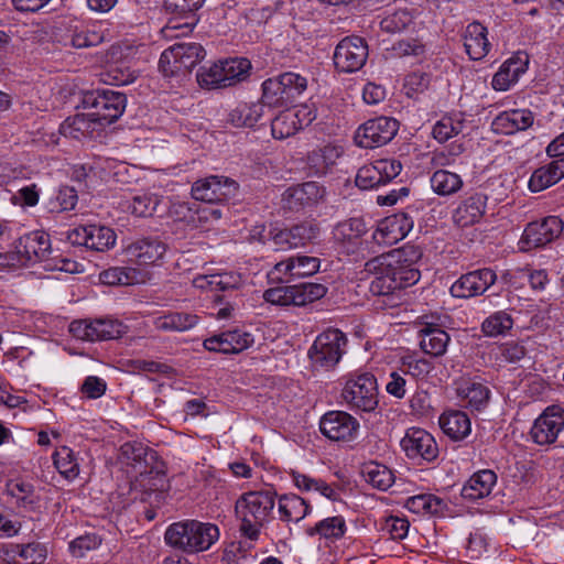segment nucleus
Returning <instances> with one entry per match:
<instances>
[{
    "label": "nucleus",
    "mask_w": 564,
    "mask_h": 564,
    "mask_svg": "<svg viewBox=\"0 0 564 564\" xmlns=\"http://www.w3.org/2000/svg\"><path fill=\"white\" fill-rule=\"evenodd\" d=\"M325 195V189L317 182H306L286 191L290 208L308 207L317 204Z\"/></svg>",
    "instance_id": "36"
},
{
    "label": "nucleus",
    "mask_w": 564,
    "mask_h": 564,
    "mask_svg": "<svg viewBox=\"0 0 564 564\" xmlns=\"http://www.w3.org/2000/svg\"><path fill=\"white\" fill-rule=\"evenodd\" d=\"M101 544V539L96 533H87L74 539L69 543V551L75 557H84L87 552L96 550Z\"/></svg>",
    "instance_id": "60"
},
{
    "label": "nucleus",
    "mask_w": 564,
    "mask_h": 564,
    "mask_svg": "<svg viewBox=\"0 0 564 564\" xmlns=\"http://www.w3.org/2000/svg\"><path fill=\"white\" fill-rule=\"evenodd\" d=\"M496 272L490 268L477 269L462 274L451 286L449 292L457 299H470L482 295L497 281Z\"/></svg>",
    "instance_id": "20"
},
{
    "label": "nucleus",
    "mask_w": 564,
    "mask_h": 564,
    "mask_svg": "<svg viewBox=\"0 0 564 564\" xmlns=\"http://www.w3.org/2000/svg\"><path fill=\"white\" fill-rule=\"evenodd\" d=\"M6 555L17 564H43L47 556V549L41 542L13 543L6 550Z\"/></svg>",
    "instance_id": "37"
},
{
    "label": "nucleus",
    "mask_w": 564,
    "mask_h": 564,
    "mask_svg": "<svg viewBox=\"0 0 564 564\" xmlns=\"http://www.w3.org/2000/svg\"><path fill=\"white\" fill-rule=\"evenodd\" d=\"M238 183L224 175H209L193 183L191 194L207 204H224L238 193Z\"/></svg>",
    "instance_id": "12"
},
{
    "label": "nucleus",
    "mask_w": 564,
    "mask_h": 564,
    "mask_svg": "<svg viewBox=\"0 0 564 564\" xmlns=\"http://www.w3.org/2000/svg\"><path fill=\"white\" fill-rule=\"evenodd\" d=\"M268 105L261 99L257 102H240L228 113V122L236 128H253L265 115Z\"/></svg>",
    "instance_id": "32"
},
{
    "label": "nucleus",
    "mask_w": 564,
    "mask_h": 564,
    "mask_svg": "<svg viewBox=\"0 0 564 564\" xmlns=\"http://www.w3.org/2000/svg\"><path fill=\"white\" fill-rule=\"evenodd\" d=\"M253 336L241 329L226 330L206 338L203 343L205 349L221 354H239L253 344Z\"/></svg>",
    "instance_id": "24"
},
{
    "label": "nucleus",
    "mask_w": 564,
    "mask_h": 564,
    "mask_svg": "<svg viewBox=\"0 0 564 564\" xmlns=\"http://www.w3.org/2000/svg\"><path fill=\"white\" fill-rule=\"evenodd\" d=\"M310 511V506L297 495H284L279 499V513L283 521L299 522Z\"/></svg>",
    "instance_id": "47"
},
{
    "label": "nucleus",
    "mask_w": 564,
    "mask_h": 564,
    "mask_svg": "<svg viewBox=\"0 0 564 564\" xmlns=\"http://www.w3.org/2000/svg\"><path fill=\"white\" fill-rule=\"evenodd\" d=\"M457 397L466 408L481 411L487 408L490 399V389L480 381H465L457 388Z\"/></svg>",
    "instance_id": "35"
},
{
    "label": "nucleus",
    "mask_w": 564,
    "mask_h": 564,
    "mask_svg": "<svg viewBox=\"0 0 564 564\" xmlns=\"http://www.w3.org/2000/svg\"><path fill=\"white\" fill-rule=\"evenodd\" d=\"M6 492L13 499L19 509L36 511L41 506V496L34 485L23 478H14L7 481Z\"/></svg>",
    "instance_id": "28"
},
{
    "label": "nucleus",
    "mask_w": 564,
    "mask_h": 564,
    "mask_svg": "<svg viewBox=\"0 0 564 564\" xmlns=\"http://www.w3.org/2000/svg\"><path fill=\"white\" fill-rule=\"evenodd\" d=\"M433 192L440 196H451L458 193L464 185L459 174L447 171L436 170L430 178Z\"/></svg>",
    "instance_id": "42"
},
{
    "label": "nucleus",
    "mask_w": 564,
    "mask_h": 564,
    "mask_svg": "<svg viewBox=\"0 0 564 564\" xmlns=\"http://www.w3.org/2000/svg\"><path fill=\"white\" fill-rule=\"evenodd\" d=\"M564 429V409L560 405L547 406L533 422L531 440L541 446L555 443Z\"/></svg>",
    "instance_id": "18"
},
{
    "label": "nucleus",
    "mask_w": 564,
    "mask_h": 564,
    "mask_svg": "<svg viewBox=\"0 0 564 564\" xmlns=\"http://www.w3.org/2000/svg\"><path fill=\"white\" fill-rule=\"evenodd\" d=\"M102 39V35L94 30H76L72 35L70 44L76 48H86L100 44Z\"/></svg>",
    "instance_id": "63"
},
{
    "label": "nucleus",
    "mask_w": 564,
    "mask_h": 564,
    "mask_svg": "<svg viewBox=\"0 0 564 564\" xmlns=\"http://www.w3.org/2000/svg\"><path fill=\"white\" fill-rule=\"evenodd\" d=\"M203 3L204 0H165L166 11L186 20L184 23H176V19L171 20L163 29L165 36H173L171 33L178 29H186V32H191L197 21L195 12Z\"/></svg>",
    "instance_id": "25"
},
{
    "label": "nucleus",
    "mask_w": 564,
    "mask_h": 564,
    "mask_svg": "<svg viewBox=\"0 0 564 564\" xmlns=\"http://www.w3.org/2000/svg\"><path fill=\"white\" fill-rule=\"evenodd\" d=\"M421 340V349L433 357L443 356L446 352L449 343V335L444 330L433 325H426L419 332Z\"/></svg>",
    "instance_id": "39"
},
{
    "label": "nucleus",
    "mask_w": 564,
    "mask_h": 564,
    "mask_svg": "<svg viewBox=\"0 0 564 564\" xmlns=\"http://www.w3.org/2000/svg\"><path fill=\"white\" fill-rule=\"evenodd\" d=\"M401 170L402 165L395 159L376 160L358 170L355 182L361 189H372L391 182Z\"/></svg>",
    "instance_id": "17"
},
{
    "label": "nucleus",
    "mask_w": 564,
    "mask_h": 564,
    "mask_svg": "<svg viewBox=\"0 0 564 564\" xmlns=\"http://www.w3.org/2000/svg\"><path fill=\"white\" fill-rule=\"evenodd\" d=\"M488 196L477 192L463 199L454 210L453 220L459 227L478 223L486 213Z\"/></svg>",
    "instance_id": "26"
},
{
    "label": "nucleus",
    "mask_w": 564,
    "mask_h": 564,
    "mask_svg": "<svg viewBox=\"0 0 564 564\" xmlns=\"http://www.w3.org/2000/svg\"><path fill=\"white\" fill-rule=\"evenodd\" d=\"M160 203L161 199L158 195L152 193H140L126 199L123 207L135 217H152Z\"/></svg>",
    "instance_id": "44"
},
{
    "label": "nucleus",
    "mask_w": 564,
    "mask_h": 564,
    "mask_svg": "<svg viewBox=\"0 0 564 564\" xmlns=\"http://www.w3.org/2000/svg\"><path fill=\"white\" fill-rule=\"evenodd\" d=\"M366 232L365 221L361 218L354 217L338 223L333 229V237L339 242H350L359 239Z\"/></svg>",
    "instance_id": "52"
},
{
    "label": "nucleus",
    "mask_w": 564,
    "mask_h": 564,
    "mask_svg": "<svg viewBox=\"0 0 564 564\" xmlns=\"http://www.w3.org/2000/svg\"><path fill=\"white\" fill-rule=\"evenodd\" d=\"M465 119L460 113L443 116L434 126L432 130L433 138L444 143L451 138L458 135L464 131Z\"/></svg>",
    "instance_id": "45"
},
{
    "label": "nucleus",
    "mask_w": 564,
    "mask_h": 564,
    "mask_svg": "<svg viewBox=\"0 0 564 564\" xmlns=\"http://www.w3.org/2000/svg\"><path fill=\"white\" fill-rule=\"evenodd\" d=\"M392 55L395 57H405V56H414V57H422L425 54V45L416 40V39H409V40H400L395 43H393L392 47Z\"/></svg>",
    "instance_id": "61"
},
{
    "label": "nucleus",
    "mask_w": 564,
    "mask_h": 564,
    "mask_svg": "<svg viewBox=\"0 0 564 564\" xmlns=\"http://www.w3.org/2000/svg\"><path fill=\"white\" fill-rule=\"evenodd\" d=\"M400 446L410 459L425 463L434 462L440 454L437 443L432 434L420 427H411L400 441Z\"/></svg>",
    "instance_id": "19"
},
{
    "label": "nucleus",
    "mask_w": 564,
    "mask_h": 564,
    "mask_svg": "<svg viewBox=\"0 0 564 564\" xmlns=\"http://www.w3.org/2000/svg\"><path fill=\"white\" fill-rule=\"evenodd\" d=\"M527 64L520 59L509 58L502 63L499 70L494 75L491 86L497 91H506L516 84L519 77L525 72Z\"/></svg>",
    "instance_id": "41"
},
{
    "label": "nucleus",
    "mask_w": 564,
    "mask_h": 564,
    "mask_svg": "<svg viewBox=\"0 0 564 564\" xmlns=\"http://www.w3.org/2000/svg\"><path fill=\"white\" fill-rule=\"evenodd\" d=\"M405 507L416 514H443L447 508L446 502L431 494L413 496L406 499Z\"/></svg>",
    "instance_id": "43"
},
{
    "label": "nucleus",
    "mask_w": 564,
    "mask_h": 564,
    "mask_svg": "<svg viewBox=\"0 0 564 564\" xmlns=\"http://www.w3.org/2000/svg\"><path fill=\"white\" fill-rule=\"evenodd\" d=\"M445 435L453 441H463L471 432V423L468 415L458 410L444 412L438 420Z\"/></svg>",
    "instance_id": "34"
},
{
    "label": "nucleus",
    "mask_w": 564,
    "mask_h": 564,
    "mask_svg": "<svg viewBox=\"0 0 564 564\" xmlns=\"http://www.w3.org/2000/svg\"><path fill=\"white\" fill-rule=\"evenodd\" d=\"M83 106L88 111L86 113L76 115L68 118L62 124L64 134H72L77 138L74 132L82 134L89 133L90 124L95 123L99 127H106L117 121L123 113L127 106V97L123 93L112 89H96L87 91L83 96Z\"/></svg>",
    "instance_id": "1"
},
{
    "label": "nucleus",
    "mask_w": 564,
    "mask_h": 564,
    "mask_svg": "<svg viewBox=\"0 0 564 564\" xmlns=\"http://www.w3.org/2000/svg\"><path fill=\"white\" fill-rule=\"evenodd\" d=\"M199 317L188 312H171L155 317L153 325L162 332H186L198 323Z\"/></svg>",
    "instance_id": "40"
},
{
    "label": "nucleus",
    "mask_w": 564,
    "mask_h": 564,
    "mask_svg": "<svg viewBox=\"0 0 564 564\" xmlns=\"http://www.w3.org/2000/svg\"><path fill=\"white\" fill-rule=\"evenodd\" d=\"M412 20L413 18L408 10H395L381 20L380 26L384 32L397 33L405 30L412 23Z\"/></svg>",
    "instance_id": "58"
},
{
    "label": "nucleus",
    "mask_w": 564,
    "mask_h": 564,
    "mask_svg": "<svg viewBox=\"0 0 564 564\" xmlns=\"http://www.w3.org/2000/svg\"><path fill=\"white\" fill-rule=\"evenodd\" d=\"M140 474V484L141 486L149 491H165L169 487V481L166 479V475L159 470L144 469L139 470Z\"/></svg>",
    "instance_id": "59"
},
{
    "label": "nucleus",
    "mask_w": 564,
    "mask_h": 564,
    "mask_svg": "<svg viewBox=\"0 0 564 564\" xmlns=\"http://www.w3.org/2000/svg\"><path fill=\"white\" fill-rule=\"evenodd\" d=\"M361 474L368 484L379 490H388L394 482L392 470L376 462L365 464Z\"/></svg>",
    "instance_id": "46"
},
{
    "label": "nucleus",
    "mask_w": 564,
    "mask_h": 564,
    "mask_svg": "<svg viewBox=\"0 0 564 564\" xmlns=\"http://www.w3.org/2000/svg\"><path fill=\"white\" fill-rule=\"evenodd\" d=\"M117 235L110 227L104 225H88V249L104 252L116 245Z\"/></svg>",
    "instance_id": "50"
},
{
    "label": "nucleus",
    "mask_w": 564,
    "mask_h": 564,
    "mask_svg": "<svg viewBox=\"0 0 564 564\" xmlns=\"http://www.w3.org/2000/svg\"><path fill=\"white\" fill-rule=\"evenodd\" d=\"M321 236L319 225L315 220H305L290 228H273L269 238L276 250H289L315 243Z\"/></svg>",
    "instance_id": "14"
},
{
    "label": "nucleus",
    "mask_w": 564,
    "mask_h": 564,
    "mask_svg": "<svg viewBox=\"0 0 564 564\" xmlns=\"http://www.w3.org/2000/svg\"><path fill=\"white\" fill-rule=\"evenodd\" d=\"M80 390L88 399H99L106 393L107 383L99 377L88 376L84 380Z\"/></svg>",
    "instance_id": "64"
},
{
    "label": "nucleus",
    "mask_w": 564,
    "mask_h": 564,
    "mask_svg": "<svg viewBox=\"0 0 564 564\" xmlns=\"http://www.w3.org/2000/svg\"><path fill=\"white\" fill-rule=\"evenodd\" d=\"M127 330L118 319L96 318L73 321L69 325L72 335L80 340L101 341L121 337Z\"/></svg>",
    "instance_id": "13"
},
{
    "label": "nucleus",
    "mask_w": 564,
    "mask_h": 564,
    "mask_svg": "<svg viewBox=\"0 0 564 564\" xmlns=\"http://www.w3.org/2000/svg\"><path fill=\"white\" fill-rule=\"evenodd\" d=\"M346 532L345 519L340 516L329 517L321 520L314 527L306 529L308 536L319 535L324 539L338 540Z\"/></svg>",
    "instance_id": "49"
},
{
    "label": "nucleus",
    "mask_w": 564,
    "mask_h": 564,
    "mask_svg": "<svg viewBox=\"0 0 564 564\" xmlns=\"http://www.w3.org/2000/svg\"><path fill=\"white\" fill-rule=\"evenodd\" d=\"M140 271L129 267H113L100 273V279L109 285H131L139 283Z\"/></svg>",
    "instance_id": "54"
},
{
    "label": "nucleus",
    "mask_w": 564,
    "mask_h": 564,
    "mask_svg": "<svg viewBox=\"0 0 564 564\" xmlns=\"http://www.w3.org/2000/svg\"><path fill=\"white\" fill-rule=\"evenodd\" d=\"M204 47L195 42H180L161 54L159 69L165 77L185 75L205 58Z\"/></svg>",
    "instance_id": "9"
},
{
    "label": "nucleus",
    "mask_w": 564,
    "mask_h": 564,
    "mask_svg": "<svg viewBox=\"0 0 564 564\" xmlns=\"http://www.w3.org/2000/svg\"><path fill=\"white\" fill-rule=\"evenodd\" d=\"M251 68L247 58H226L199 68L196 77L202 88L218 89L245 80Z\"/></svg>",
    "instance_id": "5"
},
{
    "label": "nucleus",
    "mask_w": 564,
    "mask_h": 564,
    "mask_svg": "<svg viewBox=\"0 0 564 564\" xmlns=\"http://www.w3.org/2000/svg\"><path fill=\"white\" fill-rule=\"evenodd\" d=\"M487 35V28L477 21L466 26L463 40L465 51L470 59L480 61L488 55L491 44Z\"/></svg>",
    "instance_id": "29"
},
{
    "label": "nucleus",
    "mask_w": 564,
    "mask_h": 564,
    "mask_svg": "<svg viewBox=\"0 0 564 564\" xmlns=\"http://www.w3.org/2000/svg\"><path fill=\"white\" fill-rule=\"evenodd\" d=\"M307 88V78L299 73L285 72L262 83V100L272 107H288Z\"/></svg>",
    "instance_id": "7"
},
{
    "label": "nucleus",
    "mask_w": 564,
    "mask_h": 564,
    "mask_svg": "<svg viewBox=\"0 0 564 564\" xmlns=\"http://www.w3.org/2000/svg\"><path fill=\"white\" fill-rule=\"evenodd\" d=\"M292 111L280 112L271 120V132L274 139H285L299 131Z\"/></svg>",
    "instance_id": "56"
},
{
    "label": "nucleus",
    "mask_w": 564,
    "mask_h": 564,
    "mask_svg": "<svg viewBox=\"0 0 564 564\" xmlns=\"http://www.w3.org/2000/svg\"><path fill=\"white\" fill-rule=\"evenodd\" d=\"M272 491H249L236 501V513L241 521L240 531L243 536L257 541L260 529L269 521L274 508Z\"/></svg>",
    "instance_id": "4"
},
{
    "label": "nucleus",
    "mask_w": 564,
    "mask_h": 564,
    "mask_svg": "<svg viewBox=\"0 0 564 564\" xmlns=\"http://www.w3.org/2000/svg\"><path fill=\"white\" fill-rule=\"evenodd\" d=\"M388 254L395 260L397 264L402 268V271L417 270L415 263L421 259L422 250L416 246L405 245L388 252Z\"/></svg>",
    "instance_id": "57"
},
{
    "label": "nucleus",
    "mask_w": 564,
    "mask_h": 564,
    "mask_svg": "<svg viewBox=\"0 0 564 564\" xmlns=\"http://www.w3.org/2000/svg\"><path fill=\"white\" fill-rule=\"evenodd\" d=\"M17 249L26 261L45 260L51 252L50 237L43 231H32L19 239Z\"/></svg>",
    "instance_id": "30"
},
{
    "label": "nucleus",
    "mask_w": 564,
    "mask_h": 564,
    "mask_svg": "<svg viewBox=\"0 0 564 564\" xmlns=\"http://www.w3.org/2000/svg\"><path fill=\"white\" fill-rule=\"evenodd\" d=\"M341 398L350 410L372 412L379 404L377 379L371 372L350 373L341 390Z\"/></svg>",
    "instance_id": "6"
},
{
    "label": "nucleus",
    "mask_w": 564,
    "mask_h": 564,
    "mask_svg": "<svg viewBox=\"0 0 564 564\" xmlns=\"http://www.w3.org/2000/svg\"><path fill=\"white\" fill-rule=\"evenodd\" d=\"M497 482V475L490 469H482L469 477L464 484L460 495L465 500L476 501L488 497Z\"/></svg>",
    "instance_id": "31"
},
{
    "label": "nucleus",
    "mask_w": 564,
    "mask_h": 564,
    "mask_svg": "<svg viewBox=\"0 0 564 564\" xmlns=\"http://www.w3.org/2000/svg\"><path fill=\"white\" fill-rule=\"evenodd\" d=\"M54 466L67 480L75 479L79 474V465L73 449L67 446L57 448L53 454Z\"/></svg>",
    "instance_id": "51"
},
{
    "label": "nucleus",
    "mask_w": 564,
    "mask_h": 564,
    "mask_svg": "<svg viewBox=\"0 0 564 564\" xmlns=\"http://www.w3.org/2000/svg\"><path fill=\"white\" fill-rule=\"evenodd\" d=\"M534 122V115L529 109H512L500 112L491 123L492 130L500 134H514L530 128Z\"/></svg>",
    "instance_id": "27"
},
{
    "label": "nucleus",
    "mask_w": 564,
    "mask_h": 564,
    "mask_svg": "<svg viewBox=\"0 0 564 564\" xmlns=\"http://www.w3.org/2000/svg\"><path fill=\"white\" fill-rule=\"evenodd\" d=\"M399 130V121L377 117L362 123L355 133V142L364 149H375L389 143Z\"/></svg>",
    "instance_id": "15"
},
{
    "label": "nucleus",
    "mask_w": 564,
    "mask_h": 564,
    "mask_svg": "<svg viewBox=\"0 0 564 564\" xmlns=\"http://www.w3.org/2000/svg\"><path fill=\"white\" fill-rule=\"evenodd\" d=\"M219 538L218 527L197 520L170 524L164 533L166 544L187 554L208 550Z\"/></svg>",
    "instance_id": "3"
},
{
    "label": "nucleus",
    "mask_w": 564,
    "mask_h": 564,
    "mask_svg": "<svg viewBox=\"0 0 564 564\" xmlns=\"http://www.w3.org/2000/svg\"><path fill=\"white\" fill-rule=\"evenodd\" d=\"M321 260L317 257L296 256L275 264L274 271L289 273L291 276H311L318 272Z\"/></svg>",
    "instance_id": "38"
},
{
    "label": "nucleus",
    "mask_w": 564,
    "mask_h": 564,
    "mask_svg": "<svg viewBox=\"0 0 564 564\" xmlns=\"http://www.w3.org/2000/svg\"><path fill=\"white\" fill-rule=\"evenodd\" d=\"M166 250V243L158 237H144L129 243L124 249V254L131 263L150 265L161 260Z\"/></svg>",
    "instance_id": "23"
},
{
    "label": "nucleus",
    "mask_w": 564,
    "mask_h": 564,
    "mask_svg": "<svg viewBox=\"0 0 564 564\" xmlns=\"http://www.w3.org/2000/svg\"><path fill=\"white\" fill-rule=\"evenodd\" d=\"M414 220L408 213L401 212L390 215L379 221L372 234L378 245L392 246L404 239L412 230Z\"/></svg>",
    "instance_id": "22"
},
{
    "label": "nucleus",
    "mask_w": 564,
    "mask_h": 564,
    "mask_svg": "<svg viewBox=\"0 0 564 564\" xmlns=\"http://www.w3.org/2000/svg\"><path fill=\"white\" fill-rule=\"evenodd\" d=\"M215 204L197 206L195 204L183 203L178 205L180 213L187 212L189 215L184 214V218L191 223L195 221V216L200 223H208L212 220H218L223 216V209L215 207Z\"/></svg>",
    "instance_id": "55"
},
{
    "label": "nucleus",
    "mask_w": 564,
    "mask_h": 564,
    "mask_svg": "<svg viewBox=\"0 0 564 564\" xmlns=\"http://www.w3.org/2000/svg\"><path fill=\"white\" fill-rule=\"evenodd\" d=\"M513 326V318L506 311H498L489 315L481 323V332L489 337L507 334Z\"/></svg>",
    "instance_id": "53"
},
{
    "label": "nucleus",
    "mask_w": 564,
    "mask_h": 564,
    "mask_svg": "<svg viewBox=\"0 0 564 564\" xmlns=\"http://www.w3.org/2000/svg\"><path fill=\"white\" fill-rule=\"evenodd\" d=\"M359 422L344 411H329L319 421V430L330 441L349 442L358 433Z\"/></svg>",
    "instance_id": "21"
},
{
    "label": "nucleus",
    "mask_w": 564,
    "mask_h": 564,
    "mask_svg": "<svg viewBox=\"0 0 564 564\" xmlns=\"http://www.w3.org/2000/svg\"><path fill=\"white\" fill-rule=\"evenodd\" d=\"M78 203L77 191L72 186H61L45 203L51 214H62L75 209Z\"/></svg>",
    "instance_id": "48"
},
{
    "label": "nucleus",
    "mask_w": 564,
    "mask_h": 564,
    "mask_svg": "<svg viewBox=\"0 0 564 564\" xmlns=\"http://www.w3.org/2000/svg\"><path fill=\"white\" fill-rule=\"evenodd\" d=\"M564 223L557 216H546L540 220L529 223L518 242L519 250L531 251L547 246L556 240L563 232Z\"/></svg>",
    "instance_id": "11"
},
{
    "label": "nucleus",
    "mask_w": 564,
    "mask_h": 564,
    "mask_svg": "<svg viewBox=\"0 0 564 564\" xmlns=\"http://www.w3.org/2000/svg\"><path fill=\"white\" fill-rule=\"evenodd\" d=\"M364 271L373 275L369 285L371 294L387 297L390 306L397 305L402 290L414 285L421 275L419 270L402 271L388 252L368 260Z\"/></svg>",
    "instance_id": "2"
},
{
    "label": "nucleus",
    "mask_w": 564,
    "mask_h": 564,
    "mask_svg": "<svg viewBox=\"0 0 564 564\" xmlns=\"http://www.w3.org/2000/svg\"><path fill=\"white\" fill-rule=\"evenodd\" d=\"M327 293V288L319 283L304 282L294 285L270 288L264 291L265 302L280 306H304L322 299Z\"/></svg>",
    "instance_id": "10"
},
{
    "label": "nucleus",
    "mask_w": 564,
    "mask_h": 564,
    "mask_svg": "<svg viewBox=\"0 0 564 564\" xmlns=\"http://www.w3.org/2000/svg\"><path fill=\"white\" fill-rule=\"evenodd\" d=\"M369 56L365 39L356 35L344 37L334 52L335 67L341 73H355L364 67Z\"/></svg>",
    "instance_id": "16"
},
{
    "label": "nucleus",
    "mask_w": 564,
    "mask_h": 564,
    "mask_svg": "<svg viewBox=\"0 0 564 564\" xmlns=\"http://www.w3.org/2000/svg\"><path fill=\"white\" fill-rule=\"evenodd\" d=\"M341 153L339 147L330 144L314 149L307 154V167L316 176L326 175L336 164Z\"/></svg>",
    "instance_id": "33"
},
{
    "label": "nucleus",
    "mask_w": 564,
    "mask_h": 564,
    "mask_svg": "<svg viewBox=\"0 0 564 564\" xmlns=\"http://www.w3.org/2000/svg\"><path fill=\"white\" fill-rule=\"evenodd\" d=\"M346 346V335L339 329L328 328L315 338L307 356L315 369L329 371L340 361Z\"/></svg>",
    "instance_id": "8"
},
{
    "label": "nucleus",
    "mask_w": 564,
    "mask_h": 564,
    "mask_svg": "<svg viewBox=\"0 0 564 564\" xmlns=\"http://www.w3.org/2000/svg\"><path fill=\"white\" fill-rule=\"evenodd\" d=\"M556 183L557 181L555 180L552 171L549 170V165H544L532 173L529 180V188L531 192L538 193Z\"/></svg>",
    "instance_id": "62"
}]
</instances>
